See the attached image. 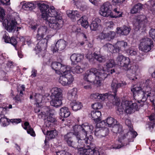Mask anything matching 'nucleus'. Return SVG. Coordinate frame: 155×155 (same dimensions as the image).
I'll return each instance as SVG.
<instances>
[{"instance_id":"obj_54","label":"nucleus","mask_w":155,"mask_h":155,"mask_svg":"<svg viewBox=\"0 0 155 155\" xmlns=\"http://www.w3.org/2000/svg\"><path fill=\"white\" fill-rule=\"evenodd\" d=\"M8 122V119L5 117L1 118L0 119V122L4 127L5 126Z\"/></svg>"},{"instance_id":"obj_1","label":"nucleus","mask_w":155,"mask_h":155,"mask_svg":"<svg viewBox=\"0 0 155 155\" xmlns=\"http://www.w3.org/2000/svg\"><path fill=\"white\" fill-rule=\"evenodd\" d=\"M143 106V103L141 104L139 101H123L120 105L117 107V113L118 114H122L124 112L127 114H131L136 111L138 110L139 107Z\"/></svg>"},{"instance_id":"obj_59","label":"nucleus","mask_w":155,"mask_h":155,"mask_svg":"<svg viewBox=\"0 0 155 155\" xmlns=\"http://www.w3.org/2000/svg\"><path fill=\"white\" fill-rule=\"evenodd\" d=\"M27 132L28 134H30L31 136L34 137L35 136V134L33 130L31 127L28 128L27 130Z\"/></svg>"},{"instance_id":"obj_20","label":"nucleus","mask_w":155,"mask_h":155,"mask_svg":"<svg viewBox=\"0 0 155 155\" xmlns=\"http://www.w3.org/2000/svg\"><path fill=\"white\" fill-rule=\"evenodd\" d=\"M66 42L64 40L60 39L56 43L55 46L53 47V52H55L58 50L61 51L64 49L66 46Z\"/></svg>"},{"instance_id":"obj_58","label":"nucleus","mask_w":155,"mask_h":155,"mask_svg":"<svg viewBox=\"0 0 155 155\" xmlns=\"http://www.w3.org/2000/svg\"><path fill=\"white\" fill-rule=\"evenodd\" d=\"M149 35L153 39L155 38V29H151L149 31Z\"/></svg>"},{"instance_id":"obj_36","label":"nucleus","mask_w":155,"mask_h":155,"mask_svg":"<svg viewBox=\"0 0 155 155\" xmlns=\"http://www.w3.org/2000/svg\"><path fill=\"white\" fill-rule=\"evenodd\" d=\"M96 103L93 104L92 105V107L94 109V110L92 111L91 113V116L92 118L94 121L96 123L95 127H97V114L96 112L97 111V106L94 107L95 105H96Z\"/></svg>"},{"instance_id":"obj_19","label":"nucleus","mask_w":155,"mask_h":155,"mask_svg":"<svg viewBox=\"0 0 155 155\" xmlns=\"http://www.w3.org/2000/svg\"><path fill=\"white\" fill-rule=\"evenodd\" d=\"M146 20V18L144 15H140L138 16L136 21L134 24L135 30H139L141 27H144Z\"/></svg>"},{"instance_id":"obj_8","label":"nucleus","mask_w":155,"mask_h":155,"mask_svg":"<svg viewBox=\"0 0 155 155\" xmlns=\"http://www.w3.org/2000/svg\"><path fill=\"white\" fill-rule=\"evenodd\" d=\"M153 46V42L150 38L144 37L140 40L139 46L140 50L144 52H147L150 50Z\"/></svg>"},{"instance_id":"obj_63","label":"nucleus","mask_w":155,"mask_h":155,"mask_svg":"<svg viewBox=\"0 0 155 155\" xmlns=\"http://www.w3.org/2000/svg\"><path fill=\"white\" fill-rule=\"evenodd\" d=\"M21 121V120L20 119H12L11 120V122L12 123L18 124L20 123Z\"/></svg>"},{"instance_id":"obj_50","label":"nucleus","mask_w":155,"mask_h":155,"mask_svg":"<svg viewBox=\"0 0 155 155\" xmlns=\"http://www.w3.org/2000/svg\"><path fill=\"white\" fill-rule=\"evenodd\" d=\"M9 42H10L9 43H11L12 45H13L14 47H15V49L16 50H18V49L16 47V45L17 44V42L15 38L14 37H12L10 39Z\"/></svg>"},{"instance_id":"obj_29","label":"nucleus","mask_w":155,"mask_h":155,"mask_svg":"<svg viewBox=\"0 0 155 155\" xmlns=\"http://www.w3.org/2000/svg\"><path fill=\"white\" fill-rule=\"evenodd\" d=\"M117 33L120 35H126L128 34L130 31V28L128 27L124 26L122 27L117 28Z\"/></svg>"},{"instance_id":"obj_53","label":"nucleus","mask_w":155,"mask_h":155,"mask_svg":"<svg viewBox=\"0 0 155 155\" xmlns=\"http://www.w3.org/2000/svg\"><path fill=\"white\" fill-rule=\"evenodd\" d=\"M90 27L91 30L96 31L97 30V22L96 21H93L90 25Z\"/></svg>"},{"instance_id":"obj_34","label":"nucleus","mask_w":155,"mask_h":155,"mask_svg":"<svg viewBox=\"0 0 155 155\" xmlns=\"http://www.w3.org/2000/svg\"><path fill=\"white\" fill-rule=\"evenodd\" d=\"M70 106L72 109L74 111H77L80 109L82 106L81 103L76 101H73L71 102Z\"/></svg>"},{"instance_id":"obj_40","label":"nucleus","mask_w":155,"mask_h":155,"mask_svg":"<svg viewBox=\"0 0 155 155\" xmlns=\"http://www.w3.org/2000/svg\"><path fill=\"white\" fill-rule=\"evenodd\" d=\"M55 119L52 117L51 116H48L45 119V124L47 127H50L51 124H53L55 121Z\"/></svg>"},{"instance_id":"obj_38","label":"nucleus","mask_w":155,"mask_h":155,"mask_svg":"<svg viewBox=\"0 0 155 155\" xmlns=\"http://www.w3.org/2000/svg\"><path fill=\"white\" fill-rule=\"evenodd\" d=\"M85 67H82V68L79 65H77L76 67L72 68H71V70L74 74L77 73L80 74L82 73L84 70Z\"/></svg>"},{"instance_id":"obj_4","label":"nucleus","mask_w":155,"mask_h":155,"mask_svg":"<svg viewBox=\"0 0 155 155\" xmlns=\"http://www.w3.org/2000/svg\"><path fill=\"white\" fill-rule=\"evenodd\" d=\"M127 84L125 81H122L121 83H119L118 81L115 79H114L111 85L112 89V92L111 93H108L104 94H101L97 95V99L99 100L102 101L106 98H107L109 96H112L114 99H115L117 95V90L118 88L120 87H123L126 85Z\"/></svg>"},{"instance_id":"obj_31","label":"nucleus","mask_w":155,"mask_h":155,"mask_svg":"<svg viewBox=\"0 0 155 155\" xmlns=\"http://www.w3.org/2000/svg\"><path fill=\"white\" fill-rule=\"evenodd\" d=\"M138 67L136 65H133L130 67V68L129 70L130 72L131 73L129 76V78L130 80L135 81L137 78L136 77V72L138 70Z\"/></svg>"},{"instance_id":"obj_55","label":"nucleus","mask_w":155,"mask_h":155,"mask_svg":"<svg viewBox=\"0 0 155 155\" xmlns=\"http://www.w3.org/2000/svg\"><path fill=\"white\" fill-rule=\"evenodd\" d=\"M151 83L152 82L150 80H147L145 83L144 86L143 87V91H144V89H146V90H147V88L148 87H149L150 88H151V87H150V85L151 84Z\"/></svg>"},{"instance_id":"obj_27","label":"nucleus","mask_w":155,"mask_h":155,"mask_svg":"<svg viewBox=\"0 0 155 155\" xmlns=\"http://www.w3.org/2000/svg\"><path fill=\"white\" fill-rule=\"evenodd\" d=\"M116 35L115 33L113 31H110L107 34L101 33L98 36L101 39H107L108 40L114 38Z\"/></svg>"},{"instance_id":"obj_7","label":"nucleus","mask_w":155,"mask_h":155,"mask_svg":"<svg viewBox=\"0 0 155 155\" xmlns=\"http://www.w3.org/2000/svg\"><path fill=\"white\" fill-rule=\"evenodd\" d=\"M48 38V36L45 38L40 41L34 49L36 54L38 55L39 58H43L45 55Z\"/></svg>"},{"instance_id":"obj_52","label":"nucleus","mask_w":155,"mask_h":155,"mask_svg":"<svg viewBox=\"0 0 155 155\" xmlns=\"http://www.w3.org/2000/svg\"><path fill=\"white\" fill-rule=\"evenodd\" d=\"M126 0H112V2L114 5H120Z\"/></svg>"},{"instance_id":"obj_42","label":"nucleus","mask_w":155,"mask_h":155,"mask_svg":"<svg viewBox=\"0 0 155 155\" xmlns=\"http://www.w3.org/2000/svg\"><path fill=\"white\" fill-rule=\"evenodd\" d=\"M142 5L140 3H138L135 5L131 10V13L132 14H135L141 9Z\"/></svg>"},{"instance_id":"obj_24","label":"nucleus","mask_w":155,"mask_h":155,"mask_svg":"<svg viewBox=\"0 0 155 155\" xmlns=\"http://www.w3.org/2000/svg\"><path fill=\"white\" fill-rule=\"evenodd\" d=\"M46 20H48V17L53 18H58L60 16L54 7L49 8L46 15Z\"/></svg>"},{"instance_id":"obj_28","label":"nucleus","mask_w":155,"mask_h":155,"mask_svg":"<svg viewBox=\"0 0 155 155\" xmlns=\"http://www.w3.org/2000/svg\"><path fill=\"white\" fill-rule=\"evenodd\" d=\"M77 89L74 88L69 91L68 94V98L69 100L71 101H76L77 98Z\"/></svg>"},{"instance_id":"obj_39","label":"nucleus","mask_w":155,"mask_h":155,"mask_svg":"<svg viewBox=\"0 0 155 155\" xmlns=\"http://www.w3.org/2000/svg\"><path fill=\"white\" fill-rule=\"evenodd\" d=\"M22 8L26 10H31L35 8V5L33 3L28 2L24 4Z\"/></svg>"},{"instance_id":"obj_6","label":"nucleus","mask_w":155,"mask_h":155,"mask_svg":"<svg viewBox=\"0 0 155 155\" xmlns=\"http://www.w3.org/2000/svg\"><path fill=\"white\" fill-rule=\"evenodd\" d=\"M50 104L51 106L57 107L61 105L62 97V90L60 88L54 87L51 90Z\"/></svg>"},{"instance_id":"obj_2","label":"nucleus","mask_w":155,"mask_h":155,"mask_svg":"<svg viewBox=\"0 0 155 155\" xmlns=\"http://www.w3.org/2000/svg\"><path fill=\"white\" fill-rule=\"evenodd\" d=\"M125 124L128 127L129 131L127 134L124 135L123 136L119 139L118 141L121 143V145H118L117 146H113V149H119L123 146H127L128 143L133 141V139L137 135L136 132L134 130L133 126L131 125V121L129 119H126L125 120Z\"/></svg>"},{"instance_id":"obj_48","label":"nucleus","mask_w":155,"mask_h":155,"mask_svg":"<svg viewBox=\"0 0 155 155\" xmlns=\"http://www.w3.org/2000/svg\"><path fill=\"white\" fill-rule=\"evenodd\" d=\"M114 11L115 12L116 14L117 15L116 16H114L112 17L113 18H116L117 17H122L123 12L120 11V9L118 8H115L114 9Z\"/></svg>"},{"instance_id":"obj_44","label":"nucleus","mask_w":155,"mask_h":155,"mask_svg":"<svg viewBox=\"0 0 155 155\" xmlns=\"http://www.w3.org/2000/svg\"><path fill=\"white\" fill-rule=\"evenodd\" d=\"M57 134V132L55 130H48L47 131V135L49 136V137L50 139H53L55 138Z\"/></svg>"},{"instance_id":"obj_9","label":"nucleus","mask_w":155,"mask_h":155,"mask_svg":"<svg viewBox=\"0 0 155 155\" xmlns=\"http://www.w3.org/2000/svg\"><path fill=\"white\" fill-rule=\"evenodd\" d=\"M48 22L49 27L55 30H58L61 28L63 23L61 16H59L58 18H51Z\"/></svg>"},{"instance_id":"obj_23","label":"nucleus","mask_w":155,"mask_h":155,"mask_svg":"<svg viewBox=\"0 0 155 155\" xmlns=\"http://www.w3.org/2000/svg\"><path fill=\"white\" fill-rule=\"evenodd\" d=\"M38 5L42 13V18L44 20H46L47 13L49 8V6L44 3H39Z\"/></svg>"},{"instance_id":"obj_51","label":"nucleus","mask_w":155,"mask_h":155,"mask_svg":"<svg viewBox=\"0 0 155 155\" xmlns=\"http://www.w3.org/2000/svg\"><path fill=\"white\" fill-rule=\"evenodd\" d=\"M73 134L71 132L67 133L64 136V140L67 142V143L69 141H70L71 140L72 136Z\"/></svg>"},{"instance_id":"obj_62","label":"nucleus","mask_w":155,"mask_h":155,"mask_svg":"<svg viewBox=\"0 0 155 155\" xmlns=\"http://www.w3.org/2000/svg\"><path fill=\"white\" fill-rule=\"evenodd\" d=\"M10 0H0L1 3L3 5H8L10 3Z\"/></svg>"},{"instance_id":"obj_47","label":"nucleus","mask_w":155,"mask_h":155,"mask_svg":"<svg viewBox=\"0 0 155 155\" xmlns=\"http://www.w3.org/2000/svg\"><path fill=\"white\" fill-rule=\"evenodd\" d=\"M38 95L37 94H36L35 95V97L36 100V102H37L36 104V107L34 108V111L36 113L39 112L41 109L40 107H38L39 105V103L38 102V100L37 98V97H38Z\"/></svg>"},{"instance_id":"obj_41","label":"nucleus","mask_w":155,"mask_h":155,"mask_svg":"<svg viewBox=\"0 0 155 155\" xmlns=\"http://www.w3.org/2000/svg\"><path fill=\"white\" fill-rule=\"evenodd\" d=\"M61 66V64L60 63L54 62L52 63L51 67L57 73H58V71Z\"/></svg>"},{"instance_id":"obj_32","label":"nucleus","mask_w":155,"mask_h":155,"mask_svg":"<svg viewBox=\"0 0 155 155\" xmlns=\"http://www.w3.org/2000/svg\"><path fill=\"white\" fill-rule=\"evenodd\" d=\"M67 12L68 16L73 21H74L77 18H79L81 17V15L76 10L69 11H67Z\"/></svg>"},{"instance_id":"obj_64","label":"nucleus","mask_w":155,"mask_h":155,"mask_svg":"<svg viewBox=\"0 0 155 155\" xmlns=\"http://www.w3.org/2000/svg\"><path fill=\"white\" fill-rule=\"evenodd\" d=\"M45 114H46V112L44 111H41L40 113L38 114V117L40 118H41L45 117Z\"/></svg>"},{"instance_id":"obj_17","label":"nucleus","mask_w":155,"mask_h":155,"mask_svg":"<svg viewBox=\"0 0 155 155\" xmlns=\"http://www.w3.org/2000/svg\"><path fill=\"white\" fill-rule=\"evenodd\" d=\"M105 122L106 126L109 127H113L112 129L113 131H114L115 129L117 128H118L117 131L118 132H120L122 131V126L118 124L117 120L113 117H107Z\"/></svg>"},{"instance_id":"obj_45","label":"nucleus","mask_w":155,"mask_h":155,"mask_svg":"<svg viewBox=\"0 0 155 155\" xmlns=\"http://www.w3.org/2000/svg\"><path fill=\"white\" fill-rule=\"evenodd\" d=\"M97 57V54L95 52L93 54H87L85 57L90 61H94V59L97 60L96 57Z\"/></svg>"},{"instance_id":"obj_25","label":"nucleus","mask_w":155,"mask_h":155,"mask_svg":"<svg viewBox=\"0 0 155 155\" xmlns=\"http://www.w3.org/2000/svg\"><path fill=\"white\" fill-rule=\"evenodd\" d=\"M78 140L77 143L72 141L71 140L68 142V145L70 146L74 147V148H78V147H81L82 145H84L83 141H84V138L83 139L80 138V139L76 138Z\"/></svg>"},{"instance_id":"obj_18","label":"nucleus","mask_w":155,"mask_h":155,"mask_svg":"<svg viewBox=\"0 0 155 155\" xmlns=\"http://www.w3.org/2000/svg\"><path fill=\"white\" fill-rule=\"evenodd\" d=\"M115 63L114 60L110 59L107 61L106 65H104V67H102L101 69L102 72L101 73V78L102 79H105L107 76V74L106 72H108V69L112 68L114 66Z\"/></svg>"},{"instance_id":"obj_33","label":"nucleus","mask_w":155,"mask_h":155,"mask_svg":"<svg viewBox=\"0 0 155 155\" xmlns=\"http://www.w3.org/2000/svg\"><path fill=\"white\" fill-rule=\"evenodd\" d=\"M70 112L67 107H63L60 109L59 114L63 117L67 118L70 115Z\"/></svg>"},{"instance_id":"obj_14","label":"nucleus","mask_w":155,"mask_h":155,"mask_svg":"<svg viewBox=\"0 0 155 155\" xmlns=\"http://www.w3.org/2000/svg\"><path fill=\"white\" fill-rule=\"evenodd\" d=\"M84 141L86 143L84 148L78 147V153L79 155H90V152L92 151V150L90 148L89 145L88 144L91 143V140L89 137H87L84 138Z\"/></svg>"},{"instance_id":"obj_5","label":"nucleus","mask_w":155,"mask_h":155,"mask_svg":"<svg viewBox=\"0 0 155 155\" xmlns=\"http://www.w3.org/2000/svg\"><path fill=\"white\" fill-rule=\"evenodd\" d=\"M72 129L71 133L74 135L76 138L79 139L80 138L83 139L84 137H87V132L91 130L90 126L85 124L76 125L73 127Z\"/></svg>"},{"instance_id":"obj_56","label":"nucleus","mask_w":155,"mask_h":155,"mask_svg":"<svg viewBox=\"0 0 155 155\" xmlns=\"http://www.w3.org/2000/svg\"><path fill=\"white\" fill-rule=\"evenodd\" d=\"M47 109L46 113L47 115L51 116V115H53L55 113V111L54 109H50L48 108H47Z\"/></svg>"},{"instance_id":"obj_57","label":"nucleus","mask_w":155,"mask_h":155,"mask_svg":"<svg viewBox=\"0 0 155 155\" xmlns=\"http://www.w3.org/2000/svg\"><path fill=\"white\" fill-rule=\"evenodd\" d=\"M105 61V57L101 55H97V61L100 62H104Z\"/></svg>"},{"instance_id":"obj_10","label":"nucleus","mask_w":155,"mask_h":155,"mask_svg":"<svg viewBox=\"0 0 155 155\" xmlns=\"http://www.w3.org/2000/svg\"><path fill=\"white\" fill-rule=\"evenodd\" d=\"M102 116L101 112L97 110V129L101 128L98 130H97V133L98 134L100 133L102 137H104L106 134L105 132L108 130L107 128L104 127L106 125L105 121L103 120L101 121Z\"/></svg>"},{"instance_id":"obj_21","label":"nucleus","mask_w":155,"mask_h":155,"mask_svg":"<svg viewBox=\"0 0 155 155\" xmlns=\"http://www.w3.org/2000/svg\"><path fill=\"white\" fill-rule=\"evenodd\" d=\"M47 30L48 28L46 26L39 27L38 28L37 33L35 37L36 39L37 40L41 41V40L43 39L42 38L44 35L46 34Z\"/></svg>"},{"instance_id":"obj_43","label":"nucleus","mask_w":155,"mask_h":155,"mask_svg":"<svg viewBox=\"0 0 155 155\" xmlns=\"http://www.w3.org/2000/svg\"><path fill=\"white\" fill-rule=\"evenodd\" d=\"M102 67L103 66H99V69H98V71H97V77L98 78V79H99L98 81L97 80V84H98L99 86H100L101 84V81L102 80H104V79H102L101 77V72H102L101 69H102ZM97 70H98V69H97ZM98 86L97 85V86Z\"/></svg>"},{"instance_id":"obj_37","label":"nucleus","mask_w":155,"mask_h":155,"mask_svg":"<svg viewBox=\"0 0 155 155\" xmlns=\"http://www.w3.org/2000/svg\"><path fill=\"white\" fill-rule=\"evenodd\" d=\"M70 72V68L68 67H66V66L63 65L61 64V66L58 71L59 74H61V75L62 74H66L67 73Z\"/></svg>"},{"instance_id":"obj_26","label":"nucleus","mask_w":155,"mask_h":155,"mask_svg":"<svg viewBox=\"0 0 155 155\" xmlns=\"http://www.w3.org/2000/svg\"><path fill=\"white\" fill-rule=\"evenodd\" d=\"M127 47V43L124 41H117L116 44V50L118 52L120 51H125Z\"/></svg>"},{"instance_id":"obj_3","label":"nucleus","mask_w":155,"mask_h":155,"mask_svg":"<svg viewBox=\"0 0 155 155\" xmlns=\"http://www.w3.org/2000/svg\"><path fill=\"white\" fill-rule=\"evenodd\" d=\"M5 13L4 10L0 7V21L2 22L4 26H5L6 30L9 32L15 31L17 22L15 18L11 16H9L6 18L4 17Z\"/></svg>"},{"instance_id":"obj_30","label":"nucleus","mask_w":155,"mask_h":155,"mask_svg":"<svg viewBox=\"0 0 155 155\" xmlns=\"http://www.w3.org/2000/svg\"><path fill=\"white\" fill-rule=\"evenodd\" d=\"M131 91L133 93L134 96L136 95L137 94H139L141 95V97L143 96L142 92L143 91V88L140 86H137V85H134L131 87Z\"/></svg>"},{"instance_id":"obj_46","label":"nucleus","mask_w":155,"mask_h":155,"mask_svg":"<svg viewBox=\"0 0 155 155\" xmlns=\"http://www.w3.org/2000/svg\"><path fill=\"white\" fill-rule=\"evenodd\" d=\"M106 46L107 47L108 50H109L110 52L113 53L117 52L116 50V45L115 46H114L113 45L108 43L106 44Z\"/></svg>"},{"instance_id":"obj_60","label":"nucleus","mask_w":155,"mask_h":155,"mask_svg":"<svg viewBox=\"0 0 155 155\" xmlns=\"http://www.w3.org/2000/svg\"><path fill=\"white\" fill-rule=\"evenodd\" d=\"M3 39L4 40V41L5 42L7 43H9L10 38L8 37L6 34H5L3 37Z\"/></svg>"},{"instance_id":"obj_12","label":"nucleus","mask_w":155,"mask_h":155,"mask_svg":"<svg viewBox=\"0 0 155 155\" xmlns=\"http://www.w3.org/2000/svg\"><path fill=\"white\" fill-rule=\"evenodd\" d=\"M116 61L119 65L123 67L126 70H129L128 67L130 61L129 58L122 55H119L116 59Z\"/></svg>"},{"instance_id":"obj_35","label":"nucleus","mask_w":155,"mask_h":155,"mask_svg":"<svg viewBox=\"0 0 155 155\" xmlns=\"http://www.w3.org/2000/svg\"><path fill=\"white\" fill-rule=\"evenodd\" d=\"M78 23L81 24L82 26L86 28L88 26L87 17L85 16L81 17L80 19L78 20Z\"/></svg>"},{"instance_id":"obj_16","label":"nucleus","mask_w":155,"mask_h":155,"mask_svg":"<svg viewBox=\"0 0 155 155\" xmlns=\"http://www.w3.org/2000/svg\"><path fill=\"white\" fill-rule=\"evenodd\" d=\"M146 90L145 89H144V91L142 92V93L143 96H142V100L139 101L142 104L141 102H144L147 100H149L153 104L154 100L155 98V95H154L151 93L150 92L151 88L149 87H148L147 88V90Z\"/></svg>"},{"instance_id":"obj_13","label":"nucleus","mask_w":155,"mask_h":155,"mask_svg":"<svg viewBox=\"0 0 155 155\" xmlns=\"http://www.w3.org/2000/svg\"><path fill=\"white\" fill-rule=\"evenodd\" d=\"M74 80L73 75L70 72L66 74L61 75L59 79V81L62 85L66 86L71 84Z\"/></svg>"},{"instance_id":"obj_11","label":"nucleus","mask_w":155,"mask_h":155,"mask_svg":"<svg viewBox=\"0 0 155 155\" xmlns=\"http://www.w3.org/2000/svg\"><path fill=\"white\" fill-rule=\"evenodd\" d=\"M97 77V69L96 68H92L88 70L85 74L84 78L87 82L94 84L97 83L96 78Z\"/></svg>"},{"instance_id":"obj_15","label":"nucleus","mask_w":155,"mask_h":155,"mask_svg":"<svg viewBox=\"0 0 155 155\" xmlns=\"http://www.w3.org/2000/svg\"><path fill=\"white\" fill-rule=\"evenodd\" d=\"M112 5L110 3L106 2L101 7L99 11L100 14L104 17L111 16Z\"/></svg>"},{"instance_id":"obj_49","label":"nucleus","mask_w":155,"mask_h":155,"mask_svg":"<svg viewBox=\"0 0 155 155\" xmlns=\"http://www.w3.org/2000/svg\"><path fill=\"white\" fill-rule=\"evenodd\" d=\"M128 55L131 56L135 55L137 54V50L133 48H130L126 51Z\"/></svg>"},{"instance_id":"obj_61","label":"nucleus","mask_w":155,"mask_h":155,"mask_svg":"<svg viewBox=\"0 0 155 155\" xmlns=\"http://www.w3.org/2000/svg\"><path fill=\"white\" fill-rule=\"evenodd\" d=\"M25 42H26V43L29 46H30L32 44L31 38L29 37H27L25 38Z\"/></svg>"},{"instance_id":"obj_22","label":"nucleus","mask_w":155,"mask_h":155,"mask_svg":"<svg viewBox=\"0 0 155 155\" xmlns=\"http://www.w3.org/2000/svg\"><path fill=\"white\" fill-rule=\"evenodd\" d=\"M84 58V55L74 53L70 57V60L71 62V64L74 65L77 63L81 62Z\"/></svg>"}]
</instances>
